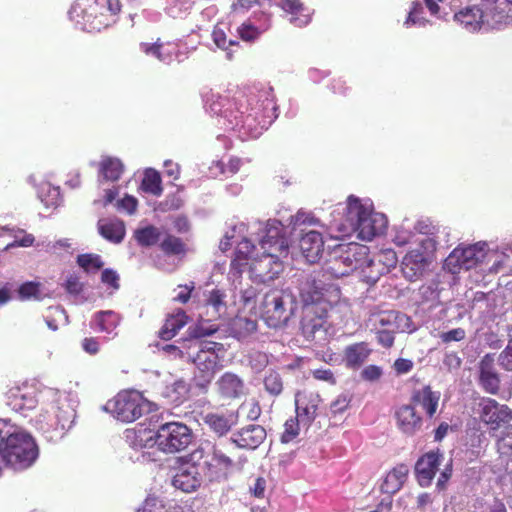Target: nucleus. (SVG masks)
<instances>
[{
  "label": "nucleus",
  "mask_w": 512,
  "mask_h": 512,
  "mask_svg": "<svg viewBox=\"0 0 512 512\" xmlns=\"http://www.w3.org/2000/svg\"><path fill=\"white\" fill-rule=\"evenodd\" d=\"M234 243L237 247L231 268L236 273L248 266L251 278L265 283L282 272V259L288 256L289 242L279 221L269 220L265 225L239 222L226 232L219 247L225 252Z\"/></svg>",
  "instance_id": "nucleus-1"
},
{
  "label": "nucleus",
  "mask_w": 512,
  "mask_h": 512,
  "mask_svg": "<svg viewBox=\"0 0 512 512\" xmlns=\"http://www.w3.org/2000/svg\"><path fill=\"white\" fill-rule=\"evenodd\" d=\"M205 107L218 116V125L243 141L258 138L278 116L272 87L239 92L232 98L212 93L206 97Z\"/></svg>",
  "instance_id": "nucleus-2"
},
{
  "label": "nucleus",
  "mask_w": 512,
  "mask_h": 512,
  "mask_svg": "<svg viewBox=\"0 0 512 512\" xmlns=\"http://www.w3.org/2000/svg\"><path fill=\"white\" fill-rule=\"evenodd\" d=\"M444 228L429 218L404 219L392 228L391 240L398 247H408L401 260V271L410 282L419 280L435 259Z\"/></svg>",
  "instance_id": "nucleus-3"
},
{
  "label": "nucleus",
  "mask_w": 512,
  "mask_h": 512,
  "mask_svg": "<svg viewBox=\"0 0 512 512\" xmlns=\"http://www.w3.org/2000/svg\"><path fill=\"white\" fill-rule=\"evenodd\" d=\"M299 290L305 309L302 333L307 340L323 343L327 339L324 317L341 303L340 289L334 283H325L316 276L306 278Z\"/></svg>",
  "instance_id": "nucleus-4"
},
{
  "label": "nucleus",
  "mask_w": 512,
  "mask_h": 512,
  "mask_svg": "<svg viewBox=\"0 0 512 512\" xmlns=\"http://www.w3.org/2000/svg\"><path fill=\"white\" fill-rule=\"evenodd\" d=\"M442 1L424 0L432 17L444 19L448 14L442 12L438 5ZM454 20L471 33L502 29L512 25V8L501 0H479L455 13Z\"/></svg>",
  "instance_id": "nucleus-5"
},
{
  "label": "nucleus",
  "mask_w": 512,
  "mask_h": 512,
  "mask_svg": "<svg viewBox=\"0 0 512 512\" xmlns=\"http://www.w3.org/2000/svg\"><path fill=\"white\" fill-rule=\"evenodd\" d=\"M343 223L333 222L327 229L331 238H341L356 233L364 241H371L385 233L388 219L385 214L376 212L369 198L350 195L346 199Z\"/></svg>",
  "instance_id": "nucleus-6"
},
{
  "label": "nucleus",
  "mask_w": 512,
  "mask_h": 512,
  "mask_svg": "<svg viewBox=\"0 0 512 512\" xmlns=\"http://www.w3.org/2000/svg\"><path fill=\"white\" fill-rule=\"evenodd\" d=\"M75 407L70 394L55 388L41 390V407L30 419L32 425L48 440L61 439L72 427Z\"/></svg>",
  "instance_id": "nucleus-7"
},
{
  "label": "nucleus",
  "mask_w": 512,
  "mask_h": 512,
  "mask_svg": "<svg viewBox=\"0 0 512 512\" xmlns=\"http://www.w3.org/2000/svg\"><path fill=\"white\" fill-rule=\"evenodd\" d=\"M368 247L358 243L340 244L331 252L321 271L307 278L320 277L325 283L328 277L340 278L356 273L364 281Z\"/></svg>",
  "instance_id": "nucleus-8"
},
{
  "label": "nucleus",
  "mask_w": 512,
  "mask_h": 512,
  "mask_svg": "<svg viewBox=\"0 0 512 512\" xmlns=\"http://www.w3.org/2000/svg\"><path fill=\"white\" fill-rule=\"evenodd\" d=\"M119 11V0H76L68 14L79 29L97 32L113 24Z\"/></svg>",
  "instance_id": "nucleus-9"
},
{
  "label": "nucleus",
  "mask_w": 512,
  "mask_h": 512,
  "mask_svg": "<svg viewBox=\"0 0 512 512\" xmlns=\"http://www.w3.org/2000/svg\"><path fill=\"white\" fill-rule=\"evenodd\" d=\"M226 350L221 343L200 340H190L186 356L193 362L195 369L193 381L201 389H207L215 373L220 370Z\"/></svg>",
  "instance_id": "nucleus-10"
},
{
  "label": "nucleus",
  "mask_w": 512,
  "mask_h": 512,
  "mask_svg": "<svg viewBox=\"0 0 512 512\" xmlns=\"http://www.w3.org/2000/svg\"><path fill=\"white\" fill-rule=\"evenodd\" d=\"M230 446V442L202 443L190 453V460L201 463L205 478L209 481L225 479L234 467V461L229 455Z\"/></svg>",
  "instance_id": "nucleus-11"
},
{
  "label": "nucleus",
  "mask_w": 512,
  "mask_h": 512,
  "mask_svg": "<svg viewBox=\"0 0 512 512\" xmlns=\"http://www.w3.org/2000/svg\"><path fill=\"white\" fill-rule=\"evenodd\" d=\"M227 295L224 290L213 288L203 293V300L199 306V316L202 319L195 327L189 328L193 338L210 336L218 330V325L206 326V322L216 321L227 315Z\"/></svg>",
  "instance_id": "nucleus-12"
},
{
  "label": "nucleus",
  "mask_w": 512,
  "mask_h": 512,
  "mask_svg": "<svg viewBox=\"0 0 512 512\" xmlns=\"http://www.w3.org/2000/svg\"><path fill=\"white\" fill-rule=\"evenodd\" d=\"M105 409L117 420L129 423L154 410V404L138 391H124L109 400Z\"/></svg>",
  "instance_id": "nucleus-13"
},
{
  "label": "nucleus",
  "mask_w": 512,
  "mask_h": 512,
  "mask_svg": "<svg viewBox=\"0 0 512 512\" xmlns=\"http://www.w3.org/2000/svg\"><path fill=\"white\" fill-rule=\"evenodd\" d=\"M488 255V243L479 241L477 243L456 247L445 259L444 268L452 274L461 270H470L484 267Z\"/></svg>",
  "instance_id": "nucleus-14"
},
{
  "label": "nucleus",
  "mask_w": 512,
  "mask_h": 512,
  "mask_svg": "<svg viewBox=\"0 0 512 512\" xmlns=\"http://www.w3.org/2000/svg\"><path fill=\"white\" fill-rule=\"evenodd\" d=\"M192 440L191 429L180 422L162 424L157 430V448L166 454L184 451Z\"/></svg>",
  "instance_id": "nucleus-15"
},
{
  "label": "nucleus",
  "mask_w": 512,
  "mask_h": 512,
  "mask_svg": "<svg viewBox=\"0 0 512 512\" xmlns=\"http://www.w3.org/2000/svg\"><path fill=\"white\" fill-rule=\"evenodd\" d=\"M288 298L282 290H270L264 294L256 314H260L269 327H281L291 315L286 307Z\"/></svg>",
  "instance_id": "nucleus-16"
},
{
  "label": "nucleus",
  "mask_w": 512,
  "mask_h": 512,
  "mask_svg": "<svg viewBox=\"0 0 512 512\" xmlns=\"http://www.w3.org/2000/svg\"><path fill=\"white\" fill-rule=\"evenodd\" d=\"M6 403L14 410L23 416H29L36 406L41 404V391L28 383L14 385L6 393Z\"/></svg>",
  "instance_id": "nucleus-17"
},
{
  "label": "nucleus",
  "mask_w": 512,
  "mask_h": 512,
  "mask_svg": "<svg viewBox=\"0 0 512 512\" xmlns=\"http://www.w3.org/2000/svg\"><path fill=\"white\" fill-rule=\"evenodd\" d=\"M205 472L202 470L201 463L187 460L179 466L172 479V484L176 489L189 493L195 491L203 482Z\"/></svg>",
  "instance_id": "nucleus-18"
},
{
  "label": "nucleus",
  "mask_w": 512,
  "mask_h": 512,
  "mask_svg": "<svg viewBox=\"0 0 512 512\" xmlns=\"http://www.w3.org/2000/svg\"><path fill=\"white\" fill-rule=\"evenodd\" d=\"M398 263L396 252L391 249L381 250L375 257L371 258L367 253V264L364 270V281L369 284L376 283L379 278L395 268Z\"/></svg>",
  "instance_id": "nucleus-19"
},
{
  "label": "nucleus",
  "mask_w": 512,
  "mask_h": 512,
  "mask_svg": "<svg viewBox=\"0 0 512 512\" xmlns=\"http://www.w3.org/2000/svg\"><path fill=\"white\" fill-rule=\"evenodd\" d=\"M369 322L374 330L400 331L403 333L412 332L415 329L407 315L394 310L372 313Z\"/></svg>",
  "instance_id": "nucleus-20"
},
{
  "label": "nucleus",
  "mask_w": 512,
  "mask_h": 512,
  "mask_svg": "<svg viewBox=\"0 0 512 512\" xmlns=\"http://www.w3.org/2000/svg\"><path fill=\"white\" fill-rule=\"evenodd\" d=\"M27 181L36 189L38 198L47 208H56L61 204L60 188L52 185L44 174L33 173Z\"/></svg>",
  "instance_id": "nucleus-21"
},
{
  "label": "nucleus",
  "mask_w": 512,
  "mask_h": 512,
  "mask_svg": "<svg viewBox=\"0 0 512 512\" xmlns=\"http://www.w3.org/2000/svg\"><path fill=\"white\" fill-rule=\"evenodd\" d=\"M321 399L312 392H297L295 395V407L297 418L304 426H309L317 415V409Z\"/></svg>",
  "instance_id": "nucleus-22"
},
{
  "label": "nucleus",
  "mask_w": 512,
  "mask_h": 512,
  "mask_svg": "<svg viewBox=\"0 0 512 512\" xmlns=\"http://www.w3.org/2000/svg\"><path fill=\"white\" fill-rule=\"evenodd\" d=\"M443 456L439 452L430 451L418 459L415 465L416 478L420 486L431 484L438 471Z\"/></svg>",
  "instance_id": "nucleus-23"
},
{
  "label": "nucleus",
  "mask_w": 512,
  "mask_h": 512,
  "mask_svg": "<svg viewBox=\"0 0 512 512\" xmlns=\"http://www.w3.org/2000/svg\"><path fill=\"white\" fill-rule=\"evenodd\" d=\"M480 417L483 422L496 429L501 423L512 419L511 410L505 405H499L491 398L482 399L480 402Z\"/></svg>",
  "instance_id": "nucleus-24"
},
{
  "label": "nucleus",
  "mask_w": 512,
  "mask_h": 512,
  "mask_svg": "<svg viewBox=\"0 0 512 512\" xmlns=\"http://www.w3.org/2000/svg\"><path fill=\"white\" fill-rule=\"evenodd\" d=\"M301 231L302 235L299 239L301 253L307 262L315 263L324 250L323 235L315 230Z\"/></svg>",
  "instance_id": "nucleus-25"
},
{
  "label": "nucleus",
  "mask_w": 512,
  "mask_h": 512,
  "mask_svg": "<svg viewBox=\"0 0 512 512\" xmlns=\"http://www.w3.org/2000/svg\"><path fill=\"white\" fill-rule=\"evenodd\" d=\"M277 5L284 11L288 21L295 27H304L311 21L312 11L299 0H279Z\"/></svg>",
  "instance_id": "nucleus-26"
},
{
  "label": "nucleus",
  "mask_w": 512,
  "mask_h": 512,
  "mask_svg": "<svg viewBox=\"0 0 512 512\" xmlns=\"http://www.w3.org/2000/svg\"><path fill=\"white\" fill-rule=\"evenodd\" d=\"M124 440L129 447L138 451L157 446V431L145 427L129 428L124 431Z\"/></svg>",
  "instance_id": "nucleus-27"
},
{
  "label": "nucleus",
  "mask_w": 512,
  "mask_h": 512,
  "mask_svg": "<svg viewBox=\"0 0 512 512\" xmlns=\"http://www.w3.org/2000/svg\"><path fill=\"white\" fill-rule=\"evenodd\" d=\"M218 393L227 399L240 398L246 393L244 381L235 373L225 372L215 383Z\"/></svg>",
  "instance_id": "nucleus-28"
},
{
  "label": "nucleus",
  "mask_w": 512,
  "mask_h": 512,
  "mask_svg": "<svg viewBox=\"0 0 512 512\" xmlns=\"http://www.w3.org/2000/svg\"><path fill=\"white\" fill-rule=\"evenodd\" d=\"M266 438V431L260 425H249L234 434L230 443L240 448L255 449Z\"/></svg>",
  "instance_id": "nucleus-29"
},
{
  "label": "nucleus",
  "mask_w": 512,
  "mask_h": 512,
  "mask_svg": "<svg viewBox=\"0 0 512 512\" xmlns=\"http://www.w3.org/2000/svg\"><path fill=\"white\" fill-rule=\"evenodd\" d=\"M480 384L486 392L496 394L499 390V376L494 369V356L491 354L485 355L480 363Z\"/></svg>",
  "instance_id": "nucleus-30"
},
{
  "label": "nucleus",
  "mask_w": 512,
  "mask_h": 512,
  "mask_svg": "<svg viewBox=\"0 0 512 512\" xmlns=\"http://www.w3.org/2000/svg\"><path fill=\"white\" fill-rule=\"evenodd\" d=\"M398 428L407 435L416 433L422 425L421 417L412 405H402L396 411Z\"/></svg>",
  "instance_id": "nucleus-31"
},
{
  "label": "nucleus",
  "mask_w": 512,
  "mask_h": 512,
  "mask_svg": "<svg viewBox=\"0 0 512 512\" xmlns=\"http://www.w3.org/2000/svg\"><path fill=\"white\" fill-rule=\"evenodd\" d=\"M99 234L112 243H120L125 236L124 222L118 218H101L97 224Z\"/></svg>",
  "instance_id": "nucleus-32"
},
{
  "label": "nucleus",
  "mask_w": 512,
  "mask_h": 512,
  "mask_svg": "<svg viewBox=\"0 0 512 512\" xmlns=\"http://www.w3.org/2000/svg\"><path fill=\"white\" fill-rule=\"evenodd\" d=\"M408 472V466L405 464H400L394 467L385 476L381 484V491L390 495L398 492L406 482Z\"/></svg>",
  "instance_id": "nucleus-33"
},
{
  "label": "nucleus",
  "mask_w": 512,
  "mask_h": 512,
  "mask_svg": "<svg viewBox=\"0 0 512 512\" xmlns=\"http://www.w3.org/2000/svg\"><path fill=\"white\" fill-rule=\"evenodd\" d=\"M119 323V315L112 310H107L95 313L90 322V326L97 332L116 335L114 331L118 327Z\"/></svg>",
  "instance_id": "nucleus-34"
},
{
  "label": "nucleus",
  "mask_w": 512,
  "mask_h": 512,
  "mask_svg": "<svg viewBox=\"0 0 512 512\" xmlns=\"http://www.w3.org/2000/svg\"><path fill=\"white\" fill-rule=\"evenodd\" d=\"M124 171V165L119 158L103 156L99 162V181H117Z\"/></svg>",
  "instance_id": "nucleus-35"
},
{
  "label": "nucleus",
  "mask_w": 512,
  "mask_h": 512,
  "mask_svg": "<svg viewBox=\"0 0 512 512\" xmlns=\"http://www.w3.org/2000/svg\"><path fill=\"white\" fill-rule=\"evenodd\" d=\"M17 292L19 299L22 301H42L45 298H50L52 296L51 291H49L43 283L38 281H27L22 283Z\"/></svg>",
  "instance_id": "nucleus-36"
},
{
  "label": "nucleus",
  "mask_w": 512,
  "mask_h": 512,
  "mask_svg": "<svg viewBox=\"0 0 512 512\" xmlns=\"http://www.w3.org/2000/svg\"><path fill=\"white\" fill-rule=\"evenodd\" d=\"M412 399L416 405L421 406L426 411L429 417H432L436 413L440 393L432 391L429 386H425L417 390Z\"/></svg>",
  "instance_id": "nucleus-37"
},
{
  "label": "nucleus",
  "mask_w": 512,
  "mask_h": 512,
  "mask_svg": "<svg viewBox=\"0 0 512 512\" xmlns=\"http://www.w3.org/2000/svg\"><path fill=\"white\" fill-rule=\"evenodd\" d=\"M371 350L364 342L355 343L346 347L344 351V361L349 368L360 367L368 358Z\"/></svg>",
  "instance_id": "nucleus-38"
},
{
  "label": "nucleus",
  "mask_w": 512,
  "mask_h": 512,
  "mask_svg": "<svg viewBox=\"0 0 512 512\" xmlns=\"http://www.w3.org/2000/svg\"><path fill=\"white\" fill-rule=\"evenodd\" d=\"M508 261L509 256L504 251L491 248L488 244V255L481 271L490 274L503 272L507 267Z\"/></svg>",
  "instance_id": "nucleus-39"
},
{
  "label": "nucleus",
  "mask_w": 512,
  "mask_h": 512,
  "mask_svg": "<svg viewBox=\"0 0 512 512\" xmlns=\"http://www.w3.org/2000/svg\"><path fill=\"white\" fill-rule=\"evenodd\" d=\"M189 390V385L185 380L177 379L165 386L162 395L168 402L179 405L188 398Z\"/></svg>",
  "instance_id": "nucleus-40"
},
{
  "label": "nucleus",
  "mask_w": 512,
  "mask_h": 512,
  "mask_svg": "<svg viewBox=\"0 0 512 512\" xmlns=\"http://www.w3.org/2000/svg\"><path fill=\"white\" fill-rule=\"evenodd\" d=\"M428 25H432V21L425 17L424 5L420 1H413L403 26L409 29L412 27L424 28Z\"/></svg>",
  "instance_id": "nucleus-41"
},
{
  "label": "nucleus",
  "mask_w": 512,
  "mask_h": 512,
  "mask_svg": "<svg viewBox=\"0 0 512 512\" xmlns=\"http://www.w3.org/2000/svg\"><path fill=\"white\" fill-rule=\"evenodd\" d=\"M187 319V315L182 310H179L174 315H171L170 317L167 318L165 324L160 330V337L163 340H170L177 334V332L181 328H183L186 325Z\"/></svg>",
  "instance_id": "nucleus-42"
},
{
  "label": "nucleus",
  "mask_w": 512,
  "mask_h": 512,
  "mask_svg": "<svg viewBox=\"0 0 512 512\" xmlns=\"http://www.w3.org/2000/svg\"><path fill=\"white\" fill-rule=\"evenodd\" d=\"M257 330V323L254 319L236 317L230 324L231 334L239 340H245Z\"/></svg>",
  "instance_id": "nucleus-43"
},
{
  "label": "nucleus",
  "mask_w": 512,
  "mask_h": 512,
  "mask_svg": "<svg viewBox=\"0 0 512 512\" xmlns=\"http://www.w3.org/2000/svg\"><path fill=\"white\" fill-rule=\"evenodd\" d=\"M205 422L216 434L222 436L236 425V417L233 414H208L205 417Z\"/></svg>",
  "instance_id": "nucleus-44"
},
{
  "label": "nucleus",
  "mask_w": 512,
  "mask_h": 512,
  "mask_svg": "<svg viewBox=\"0 0 512 512\" xmlns=\"http://www.w3.org/2000/svg\"><path fill=\"white\" fill-rule=\"evenodd\" d=\"M141 189L154 196H160L163 191L160 174L152 168L146 169L142 179Z\"/></svg>",
  "instance_id": "nucleus-45"
},
{
  "label": "nucleus",
  "mask_w": 512,
  "mask_h": 512,
  "mask_svg": "<svg viewBox=\"0 0 512 512\" xmlns=\"http://www.w3.org/2000/svg\"><path fill=\"white\" fill-rule=\"evenodd\" d=\"M161 236L160 230L152 225L139 228L135 231L134 237L141 246H152L156 244Z\"/></svg>",
  "instance_id": "nucleus-46"
},
{
  "label": "nucleus",
  "mask_w": 512,
  "mask_h": 512,
  "mask_svg": "<svg viewBox=\"0 0 512 512\" xmlns=\"http://www.w3.org/2000/svg\"><path fill=\"white\" fill-rule=\"evenodd\" d=\"M269 24L255 26L250 20L242 23L237 32L243 41L251 42L256 40L263 32L268 30Z\"/></svg>",
  "instance_id": "nucleus-47"
},
{
  "label": "nucleus",
  "mask_w": 512,
  "mask_h": 512,
  "mask_svg": "<svg viewBox=\"0 0 512 512\" xmlns=\"http://www.w3.org/2000/svg\"><path fill=\"white\" fill-rule=\"evenodd\" d=\"M288 226L296 230L302 226H319L320 221L310 212L300 209L295 215H291L288 219Z\"/></svg>",
  "instance_id": "nucleus-48"
},
{
  "label": "nucleus",
  "mask_w": 512,
  "mask_h": 512,
  "mask_svg": "<svg viewBox=\"0 0 512 512\" xmlns=\"http://www.w3.org/2000/svg\"><path fill=\"white\" fill-rule=\"evenodd\" d=\"M212 38L215 45L226 52V58L231 60L233 58V49L232 47L237 46L238 42L235 40H227L225 32L219 28L215 27L212 32Z\"/></svg>",
  "instance_id": "nucleus-49"
},
{
  "label": "nucleus",
  "mask_w": 512,
  "mask_h": 512,
  "mask_svg": "<svg viewBox=\"0 0 512 512\" xmlns=\"http://www.w3.org/2000/svg\"><path fill=\"white\" fill-rule=\"evenodd\" d=\"M77 263L86 272H95V271L99 270L100 268H102L104 265L100 256L94 255V254L79 255L77 258Z\"/></svg>",
  "instance_id": "nucleus-50"
},
{
  "label": "nucleus",
  "mask_w": 512,
  "mask_h": 512,
  "mask_svg": "<svg viewBox=\"0 0 512 512\" xmlns=\"http://www.w3.org/2000/svg\"><path fill=\"white\" fill-rule=\"evenodd\" d=\"M49 310L51 316H47L45 321L50 330L56 331L59 323L66 324L68 322L66 312L61 306L51 307Z\"/></svg>",
  "instance_id": "nucleus-51"
},
{
  "label": "nucleus",
  "mask_w": 512,
  "mask_h": 512,
  "mask_svg": "<svg viewBox=\"0 0 512 512\" xmlns=\"http://www.w3.org/2000/svg\"><path fill=\"white\" fill-rule=\"evenodd\" d=\"M264 386L268 393L277 396L283 390V383L280 375L277 372H270L265 376Z\"/></svg>",
  "instance_id": "nucleus-52"
},
{
  "label": "nucleus",
  "mask_w": 512,
  "mask_h": 512,
  "mask_svg": "<svg viewBox=\"0 0 512 512\" xmlns=\"http://www.w3.org/2000/svg\"><path fill=\"white\" fill-rule=\"evenodd\" d=\"M300 424L301 422L297 417L288 419L284 424V432L282 433L281 441L283 443L293 441L299 434Z\"/></svg>",
  "instance_id": "nucleus-53"
},
{
  "label": "nucleus",
  "mask_w": 512,
  "mask_h": 512,
  "mask_svg": "<svg viewBox=\"0 0 512 512\" xmlns=\"http://www.w3.org/2000/svg\"><path fill=\"white\" fill-rule=\"evenodd\" d=\"M161 248L168 254H181L184 252V245L181 240L175 236H167L161 243Z\"/></svg>",
  "instance_id": "nucleus-54"
},
{
  "label": "nucleus",
  "mask_w": 512,
  "mask_h": 512,
  "mask_svg": "<svg viewBox=\"0 0 512 512\" xmlns=\"http://www.w3.org/2000/svg\"><path fill=\"white\" fill-rule=\"evenodd\" d=\"M101 282L110 289L109 294L119 289V275L112 269H104L101 273Z\"/></svg>",
  "instance_id": "nucleus-55"
},
{
  "label": "nucleus",
  "mask_w": 512,
  "mask_h": 512,
  "mask_svg": "<svg viewBox=\"0 0 512 512\" xmlns=\"http://www.w3.org/2000/svg\"><path fill=\"white\" fill-rule=\"evenodd\" d=\"M256 296L257 290L252 286L241 291V301L243 302L244 306L248 307L250 311H254L255 314L258 310V307L256 306Z\"/></svg>",
  "instance_id": "nucleus-56"
},
{
  "label": "nucleus",
  "mask_w": 512,
  "mask_h": 512,
  "mask_svg": "<svg viewBox=\"0 0 512 512\" xmlns=\"http://www.w3.org/2000/svg\"><path fill=\"white\" fill-rule=\"evenodd\" d=\"M191 5L188 1L184 0H174L168 7L167 13L173 17H181L184 13H186L190 9Z\"/></svg>",
  "instance_id": "nucleus-57"
},
{
  "label": "nucleus",
  "mask_w": 512,
  "mask_h": 512,
  "mask_svg": "<svg viewBox=\"0 0 512 512\" xmlns=\"http://www.w3.org/2000/svg\"><path fill=\"white\" fill-rule=\"evenodd\" d=\"M466 337V331L463 328H455L447 332L439 334V338L443 343L459 342Z\"/></svg>",
  "instance_id": "nucleus-58"
},
{
  "label": "nucleus",
  "mask_w": 512,
  "mask_h": 512,
  "mask_svg": "<svg viewBox=\"0 0 512 512\" xmlns=\"http://www.w3.org/2000/svg\"><path fill=\"white\" fill-rule=\"evenodd\" d=\"M241 410L245 411L246 417L249 420H256L259 418V416L261 414V407H260L259 403L254 399H251V400L245 402L241 406Z\"/></svg>",
  "instance_id": "nucleus-59"
},
{
  "label": "nucleus",
  "mask_w": 512,
  "mask_h": 512,
  "mask_svg": "<svg viewBox=\"0 0 512 512\" xmlns=\"http://www.w3.org/2000/svg\"><path fill=\"white\" fill-rule=\"evenodd\" d=\"M499 365L507 371H512V339L509 340L505 349L500 353Z\"/></svg>",
  "instance_id": "nucleus-60"
},
{
  "label": "nucleus",
  "mask_w": 512,
  "mask_h": 512,
  "mask_svg": "<svg viewBox=\"0 0 512 512\" xmlns=\"http://www.w3.org/2000/svg\"><path fill=\"white\" fill-rule=\"evenodd\" d=\"M137 205V199L131 195H126L124 198L117 202V208L127 212L130 215L135 213Z\"/></svg>",
  "instance_id": "nucleus-61"
},
{
  "label": "nucleus",
  "mask_w": 512,
  "mask_h": 512,
  "mask_svg": "<svg viewBox=\"0 0 512 512\" xmlns=\"http://www.w3.org/2000/svg\"><path fill=\"white\" fill-rule=\"evenodd\" d=\"M21 235L22 237L20 240H13L12 242L8 243L3 250L8 251L15 247H31L34 244L35 238L32 234L26 233L24 231V233Z\"/></svg>",
  "instance_id": "nucleus-62"
},
{
  "label": "nucleus",
  "mask_w": 512,
  "mask_h": 512,
  "mask_svg": "<svg viewBox=\"0 0 512 512\" xmlns=\"http://www.w3.org/2000/svg\"><path fill=\"white\" fill-rule=\"evenodd\" d=\"M311 373L316 380L326 382L330 385L336 384V378L330 369H315L312 370Z\"/></svg>",
  "instance_id": "nucleus-63"
},
{
  "label": "nucleus",
  "mask_w": 512,
  "mask_h": 512,
  "mask_svg": "<svg viewBox=\"0 0 512 512\" xmlns=\"http://www.w3.org/2000/svg\"><path fill=\"white\" fill-rule=\"evenodd\" d=\"M350 397L347 394H341L339 395L332 403H331V410L333 413H342L344 412L349 404H350Z\"/></svg>",
  "instance_id": "nucleus-64"
}]
</instances>
